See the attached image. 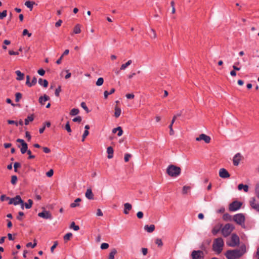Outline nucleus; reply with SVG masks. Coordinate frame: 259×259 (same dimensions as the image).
<instances>
[{
    "label": "nucleus",
    "instance_id": "obj_1",
    "mask_svg": "<svg viewBox=\"0 0 259 259\" xmlns=\"http://www.w3.org/2000/svg\"><path fill=\"white\" fill-rule=\"evenodd\" d=\"M246 251V246L242 244L238 249L227 250L225 256L227 259H237L241 257Z\"/></svg>",
    "mask_w": 259,
    "mask_h": 259
},
{
    "label": "nucleus",
    "instance_id": "obj_2",
    "mask_svg": "<svg viewBox=\"0 0 259 259\" xmlns=\"http://www.w3.org/2000/svg\"><path fill=\"white\" fill-rule=\"evenodd\" d=\"M181 168L175 165H169L166 168V173L167 175L173 178L178 177L181 174Z\"/></svg>",
    "mask_w": 259,
    "mask_h": 259
},
{
    "label": "nucleus",
    "instance_id": "obj_3",
    "mask_svg": "<svg viewBox=\"0 0 259 259\" xmlns=\"http://www.w3.org/2000/svg\"><path fill=\"white\" fill-rule=\"evenodd\" d=\"M224 242L222 238H218L213 240L212 249L217 254H220L223 250Z\"/></svg>",
    "mask_w": 259,
    "mask_h": 259
},
{
    "label": "nucleus",
    "instance_id": "obj_4",
    "mask_svg": "<svg viewBox=\"0 0 259 259\" xmlns=\"http://www.w3.org/2000/svg\"><path fill=\"white\" fill-rule=\"evenodd\" d=\"M9 204H14L15 205H17L18 204H21V208L24 209V201L22 200L20 196L19 195H17L16 197L12 198H10Z\"/></svg>",
    "mask_w": 259,
    "mask_h": 259
},
{
    "label": "nucleus",
    "instance_id": "obj_5",
    "mask_svg": "<svg viewBox=\"0 0 259 259\" xmlns=\"http://www.w3.org/2000/svg\"><path fill=\"white\" fill-rule=\"evenodd\" d=\"M234 227L233 225L227 224L222 230V234L224 237L229 236L234 230Z\"/></svg>",
    "mask_w": 259,
    "mask_h": 259
},
{
    "label": "nucleus",
    "instance_id": "obj_6",
    "mask_svg": "<svg viewBox=\"0 0 259 259\" xmlns=\"http://www.w3.org/2000/svg\"><path fill=\"white\" fill-rule=\"evenodd\" d=\"M240 239L239 237L235 234L232 235L231 241L227 242V245L231 247H235L239 245Z\"/></svg>",
    "mask_w": 259,
    "mask_h": 259
},
{
    "label": "nucleus",
    "instance_id": "obj_7",
    "mask_svg": "<svg viewBox=\"0 0 259 259\" xmlns=\"http://www.w3.org/2000/svg\"><path fill=\"white\" fill-rule=\"evenodd\" d=\"M233 220L241 226L244 225L245 216L242 213H238L234 215Z\"/></svg>",
    "mask_w": 259,
    "mask_h": 259
},
{
    "label": "nucleus",
    "instance_id": "obj_8",
    "mask_svg": "<svg viewBox=\"0 0 259 259\" xmlns=\"http://www.w3.org/2000/svg\"><path fill=\"white\" fill-rule=\"evenodd\" d=\"M242 203L237 201H234L229 205V210L234 211L238 210L241 206Z\"/></svg>",
    "mask_w": 259,
    "mask_h": 259
},
{
    "label": "nucleus",
    "instance_id": "obj_9",
    "mask_svg": "<svg viewBox=\"0 0 259 259\" xmlns=\"http://www.w3.org/2000/svg\"><path fill=\"white\" fill-rule=\"evenodd\" d=\"M249 204L252 209L259 212V203L254 198L250 199Z\"/></svg>",
    "mask_w": 259,
    "mask_h": 259
},
{
    "label": "nucleus",
    "instance_id": "obj_10",
    "mask_svg": "<svg viewBox=\"0 0 259 259\" xmlns=\"http://www.w3.org/2000/svg\"><path fill=\"white\" fill-rule=\"evenodd\" d=\"M203 252L201 250H194L192 252L193 259H202L203 257Z\"/></svg>",
    "mask_w": 259,
    "mask_h": 259
},
{
    "label": "nucleus",
    "instance_id": "obj_11",
    "mask_svg": "<svg viewBox=\"0 0 259 259\" xmlns=\"http://www.w3.org/2000/svg\"><path fill=\"white\" fill-rule=\"evenodd\" d=\"M196 140L197 141L203 140L206 143H209L210 142L211 138L209 136L205 134H202L200 135L198 137L196 138Z\"/></svg>",
    "mask_w": 259,
    "mask_h": 259
},
{
    "label": "nucleus",
    "instance_id": "obj_12",
    "mask_svg": "<svg viewBox=\"0 0 259 259\" xmlns=\"http://www.w3.org/2000/svg\"><path fill=\"white\" fill-rule=\"evenodd\" d=\"M38 215L42 218L45 219H50L51 220L52 219V215L51 213L49 211L44 210L41 212H39L38 213Z\"/></svg>",
    "mask_w": 259,
    "mask_h": 259
},
{
    "label": "nucleus",
    "instance_id": "obj_13",
    "mask_svg": "<svg viewBox=\"0 0 259 259\" xmlns=\"http://www.w3.org/2000/svg\"><path fill=\"white\" fill-rule=\"evenodd\" d=\"M219 176L222 178H228L230 175L225 168H221L219 171Z\"/></svg>",
    "mask_w": 259,
    "mask_h": 259
},
{
    "label": "nucleus",
    "instance_id": "obj_14",
    "mask_svg": "<svg viewBox=\"0 0 259 259\" xmlns=\"http://www.w3.org/2000/svg\"><path fill=\"white\" fill-rule=\"evenodd\" d=\"M241 154L240 153L236 154L233 157V164L235 166H237L241 160Z\"/></svg>",
    "mask_w": 259,
    "mask_h": 259
},
{
    "label": "nucleus",
    "instance_id": "obj_15",
    "mask_svg": "<svg viewBox=\"0 0 259 259\" xmlns=\"http://www.w3.org/2000/svg\"><path fill=\"white\" fill-rule=\"evenodd\" d=\"M132 206L129 203H125L124 204L123 213L125 214L129 213V211L132 209Z\"/></svg>",
    "mask_w": 259,
    "mask_h": 259
},
{
    "label": "nucleus",
    "instance_id": "obj_16",
    "mask_svg": "<svg viewBox=\"0 0 259 259\" xmlns=\"http://www.w3.org/2000/svg\"><path fill=\"white\" fill-rule=\"evenodd\" d=\"M50 100V97L46 95H44V96H41L39 98V102L40 104L44 105H45V102Z\"/></svg>",
    "mask_w": 259,
    "mask_h": 259
},
{
    "label": "nucleus",
    "instance_id": "obj_17",
    "mask_svg": "<svg viewBox=\"0 0 259 259\" xmlns=\"http://www.w3.org/2000/svg\"><path fill=\"white\" fill-rule=\"evenodd\" d=\"M85 197L89 199H93L94 198V194L91 188L88 189L85 194Z\"/></svg>",
    "mask_w": 259,
    "mask_h": 259
},
{
    "label": "nucleus",
    "instance_id": "obj_18",
    "mask_svg": "<svg viewBox=\"0 0 259 259\" xmlns=\"http://www.w3.org/2000/svg\"><path fill=\"white\" fill-rule=\"evenodd\" d=\"M144 229L148 233H152L155 230V226L154 225H151L150 226L145 225L144 226Z\"/></svg>",
    "mask_w": 259,
    "mask_h": 259
},
{
    "label": "nucleus",
    "instance_id": "obj_19",
    "mask_svg": "<svg viewBox=\"0 0 259 259\" xmlns=\"http://www.w3.org/2000/svg\"><path fill=\"white\" fill-rule=\"evenodd\" d=\"M176 119V117H173L171 121V123H170V125H169V134L171 136L174 135V133H175L174 131L173 130V128H172V125H173L174 122H175Z\"/></svg>",
    "mask_w": 259,
    "mask_h": 259
},
{
    "label": "nucleus",
    "instance_id": "obj_20",
    "mask_svg": "<svg viewBox=\"0 0 259 259\" xmlns=\"http://www.w3.org/2000/svg\"><path fill=\"white\" fill-rule=\"evenodd\" d=\"M238 189L239 190L241 191L242 189L245 192H247L248 191L249 187L247 185H243L242 184H240L238 186Z\"/></svg>",
    "mask_w": 259,
    "mask_h": 259
},
{
    "label": "nucleus",
    "instance_id": "obj_21",
    "mask_svg": "<svg viewBox=\"0 0 259 259\" xmlns=\"http://www.w3.org/2000/svg\"><path fill=\"white\" fill-rule=\"evenodd\" d=\"M107 152L108 153V158L111 159L113 156V149L112 147H108L107 149Z\"/></svg>",
    "mask_w": 259,
    "mask_h": 259
},
{
    "label": "nucleus",
    "instance_id": "obj_22",
    "mask_svg": "<svg viewBox=\"0 0 259 259\" xmlns=\"http://www.w3.org/2000/svg\"><path fill=\"white\" fill-rule=\"evenodd\" d=\"M38 83L45 88H47L48 85V81L46 79H43L42 78L38 79Z\"/></svg>",
    "mask_w": 259,
    "mask_h": 259
},
{
    "label": "nucleus",
    "instance_id": "obj_23",
    "mask_svg": "<svg viewBox=\"0 0 259 259\" xmlns=\"http://www.w3.org/2000/svg\"><path fill=\"white\" fill-rule=\"evenodd\" d=\"M121 109L117 106L116 105L115 107V113L114 116L116 118H118L121 114Z\"/></svg>",
    "mask_w": 259,
    "mask_h": 259
},
{
    "label": "nucleus",
    "instance_id": "obj_24",
    "mask_svg": "<svg viewBox=\"0 0 259 259\" xmlns=\"http://www.w3.org/2000/svg\"><path fill=\"white\" fill-rule=\"evenodd\" d=\"M35 3L34 2H32V1H26L25 3V5L30 9V11H31L33 9V6L34 5H35Z\"/></svg>",
    "mask_w": 259,
    "mask_h": 259
},
{
    "label": "nucleus",
    "instance_id": "obj_25",
    "mask_svg": "<svg viewBox=\"0 0 259 259\" xmlns=\"http://www.w3.org/2000/svg\"><path fill=\"white\" fill-rule=\"evenodd\" d=\"M16 73L17 75V77L16 78V79L18 80H21L24 79V73H22L19 70H17L16 71Z\"/></svg>",
    "mask_w": 259,
    "mask_h": 259
},
{
    "label": "nucleus",
    "instance_id": "obj_26",
    "mask_svg": "<svg viewBox=\"0 0 259 259\" xmlns=\"http://www.w3.org/2000/svg\"><path fill=\"white\" fill-rule=\"evenodd\" d=\"M116 253V249L115 248H113L109 253L108 259H114V256Z\"/></svg>",
    "mask_w": 259,
    "mask_h": 259
},
{
    "label": "nucleus",
    "instance_id": "obj_27",
    "mask_svg": "<svg viewBox=\"0 0 259 259\" xmlns=\"http://www.w3.org/2000/svg\"><path fill=\"white\" fill-rule=\"evenodd\" d=\"M81 200V199L79 198L76 199L74 202L70 204V207L73 208L76 206H78L79 205V204L78 203L80 202Z\"/></svg>",
    "mask_w": 259,
    "mask_h": 259
},
{
    "label": "nucleus",
    "instance_id": "obj_28",
    "mask_svg": "<svg viewBox=\"0 0 259 259\" xmlns=\"http://www.w3.org/2000/svg\"><path fill=\"white\" fill-rule=\"evenodd\" d=\"M81 30H80V25L79 24H76L73 29V32L75 34H78L80 33Z\"/></svg>",
    "mask_w": 259,
    "mask_h": 259
},
{
    "label": "nucleus",
    "instance_id": "obj_29",
    "mask_svg": "<svg viewBox=\"0 0 259 259\" xmlns=\"http://www.w3.org/2000/svg\"><path fill=\"white\" fill-rule=\"evenodd\" d=\"M33 204V201L31 199H29L28 200V203H24V206H25V208L27 209H29L32 207V205Z\"/></svg>",
    "mask_w": 259,
    "mask_h": 259
},
{
    "label": "nucleus",
    "instance_id": "obj_30",
    "mask_svg": "<svg viewBox=\"0 0 259 259\" xmlns=\"http://www.w3.org/2000/svg\"><path fill=\"white\" fill-rule=\"evenodd\" d=\"M132 61L130 60L126 63L122 64L120 67V70H124L127 66L131 65Z\"/></svg>",
    "mask_w": 259,
    "mask_h": 259
},
{
    "label": "nucleus",
    "instance_id": "obj_31",
    "mask_svg": "<svg viewBox=\"0 0 259 259\" xmlns=\"http://www.w3.org/2000/svg\"><path fill=\"white\" fill-rule=\"evenodd\" d=\"M149 35L152 38H155L156 37V34L155 30L153 29H150L149 32Z\"/></svg>",
    "mask_w": 259,
    "mask_h": 259
},
{
    "label": "nucleus",
    "instance_id": "obj_32",
    "mask_svg": "<svg viewBox=\"0 0 259 259\" xmlns=\"http://www.w3.org/2000/svg\"><path fill=\"white\" fill-rule=\"evenodd\" d=\"M28 146L27 144H23L22 145V147L21 148V152L22 154H24L25 153L27 152L28 150Z\"/></svg>",
    "mask_w": 259,
    "mask_h": 259
},
{
    "label": "nucleus",
    "instance_id": "obj_33",
    "mask_svg": "<svg viewBox=\"0 0 259 259\" xmlns=\"http://www.w3.org/2000/svg\"><path fill=\"white\" fill-rule=\"evenodd\" d=\"M115 92V89H112L109 92H108V91H105L104 93V98L105 99L107 98L108 95H111L113 93H114Z\"/></svg>",
    "mask_w": 259,
    "mask_h": 259
},
{
    "label": "nucleus",
    "instance_id": "obj_34",
    "mask_svg": "<svg viewBox=\"0 0 259 259\" xmlns=\"http://www.w3.org/2000/svg\"><path fill=\"white\" fill-rule=\"evenodd\" d=\"M33 116L32 115L28 116L26 119L25 120V125H28L29 124V121H32L33 120Z\"/></svg>",
    "mask_w": 259,
    "mask_h": 259
},
{
    "label": "nucleus",
    "instance_id": "obj_35",
    "mask_svg": "<svg viewBox=\"0 0 259 259\" xmlns=\"http://www.w3.org/2000/svg\"><path fill=\"white\" fill-rule=\"evenodd\" d=\"M190 189H191V188L189 186H184L183 188V190H182L183 194H187L188 192L189 191H190Z\"/></svg>",
    "mask_w": 259,
    "mask_h": 259
},
{
    "label": "nucleus",
    "instance_id": "obj_36",
    "mask_svg": "<svg viewBox=\"0 0 259 259\" xmlns=\"http://www.w3.org/2000/svg\"><path fill=\"white\" fill-rule=\"evenodd\" d=\"M79 113V110L76 108L72 109L70 112V114L72 116H74L78 114Z\"/></svg>",
    "mask_w": 259,
    "mask_h": 259
},
{
    "label": "nucleus",
    "instance_id": "obj_37",
    "mask_svg": "<svg viewBox=\"0 0 259 259\" xmlns=\"http://www.w3.org/2000/svg\"><path fill=\"white\" fill-rule=\"evenodd\" d=\"M70 228L71 229H73L75 231H78L79 229V226L75 225V223L74 222H72L71 223Z\"/></svg>",
    "mask_w": 259,
    "mask_h": 259
},
{
    "label": "nucleus",
    "instance_id": "obj_38",
    "mask_svg": "<svg viewBox=\"0 0 259 259\" xmlns=\"http://www.w3.org/2000/svg\"><path fill=\"white\" fill-rule=\"evenodd\" d=\"M72 236V234L71 233H68L64 235V239L65 241H67L70 240Z\"/></svg>",
    "mask_w": 259,
    "mask_h": 259
},
{
    "label": "nucleus",
    "instance_id": "obj_39",
    "mask_svg": "<svg viewBox=\"0 0 259 259\" xmlns=\"http://www.w3.org/2000/svg\"><path fill=\"white\" fill-rule=\"evenodd\" d=\"M255 194L259 199V182L257 183L255 187Z\"/></svg>",
    "mask_w": 259,
    "mask_h": 259
},
{
    "label": "nucleus",
    "instance_id": "obj_40",
    "mask_svg": "<svg viewBox=\"0 0 259 259\" xmlns=\"http://www.w3.org/2000/svg\"><path fill=\"white\" fill-rule=\"evenodd\" d=\"M22 94L20 93H17L15 94V101L16 102H18L22 98Z\"/></svg>",
    "mask_w": 259,
    "mask_h": 259
},
{
    "label": "nucleus",
    "instance_id": "obj_41",
    "mask_svg": "<svg viewBox=\"0 0 259 259\" xmlns=\"http://www.w3.org/2000/svg\"><path fill=\"white\" fill-rule=\"evenodd\" d=\"M104 82V79L102 77H100L98 79L97 81H96V85L97 86H100L103 84Z\"/></svg>",
    "mask_w": 259,
    "mask_h": 259
},
{
    "label": "nucleus",
    "instance_id": "obj_42",
    "mask_svg": "<svg viewBox=\"0 0 259 259\" xmlns=\"http://www.w3.org/2000/svg\"><path fill=\"white\" fill-rule=\"evenodd\" d=\"M7 10H4L2 12H0V19L3 20L4 18H5L7 16Z\"/></svg>",
    "mask_w": 259,
    "mask_h": 259
},
{
    "label": "nucleus",
    "instance_id": "obj_43",
    "mask_svg": "<svg viewBox=\"0 0 259 259\" xmlns=\"http://www.w3.org/2000/svg\"><path fill=\"white\" fill-rule=\"evenodd\" d=\"M21 167V164L19 162H15L14 164V171L16 172H18V170H17V168L18 167Z\"/></svg>",
    "mask_w": 259,
    "mask_h": 259
},
{
    "label": "nucleus",
    "instance_id": "obj_44",
    "mask_svg": "<svg viewBox=\"0 0 259 259\" xmlns=\"http://www.w3.org/2000/svg\"><path fill=\"white\" fill-rule=\"evenodd\" d=\"M155 243L159 247L163 245V243L161 239L157 238L155 240Z\"/></svg>",
    "mask_w": 259,
    "mask_h": 259
},
{
    "label": "nucleus",
    "instance_id": "obj_45",
    "mask_svg": "<svg viewBox=\"0 0 259 259\" xmlns=\"http://www.w3.org/2000/svg\"><path fill=\"white\" fill-rule=\"evenodd\" d=\"M80 106L85 111H86L87 113L90 112L88 108L86 106V104L84 102H81L80 104Z\"/></svg>",
    "mask_w": 259,
    "mask_h": 259
},
{
    "label": "nucleus",
    "instance_id": "obj_46",
    "mask_svg": "<svg viewBox=\"0 0 259 259\" xmlns=\"http://www.w3.org/2000/svg\"><path fill=\"white\" fill-rule=\"evenodd\" d=\"M17 177L16 176H12L11 177V183L13 185H15L17 181Z\"/></svg>",
    "mask_w": 259,
    "mask_h": 259
},
{
    "label": "nucleus",
    "instance_id": "obj_47",
    "mask_svg": "<svg viewBox=\"0 0 259 259\" xmlns=\"http://www.w3.org/2000/svg\"><path fill=\"white\" fill-rule=\"evenodd\" d=\"M223 219L226 221H231V217L228 213H225L223 215Z\"/></svg>",
    "mask_w": 259,
    "mask_h": 259
},
{
    "label": "nucleus",
    "instance_id": "obj_48",
    "mask_svg": "<svg viewBox=\"0 0 259 259\" xmlns=\"http://www.w3.org/2000/svg\"><path fill=\"white\" fill-rule=\"evenodd\" d=\"M22 35L23 36L27 35L28 37H30L31 36L32 34L31 33L28 32V31L27 30V29H25L23 31Z\"/></svg>",
    "mask_w": 259,
    "mask_h": 259
},
{
    "label": "nucleus",
    "instance_id": "obj_49",
    "mask_svg": "<svg viewBox=\"0 0 259 259\" xmlns=\"http://www.w3.org/2000/svg\"><path fill=\"white\" fill-rule=\"evenodd\" d=\"M65 128L68 133L71 132V129L70 128L69 122H67V123L66 124Z\"/></svg>",
    "mask_w": 259,
    "mask_h": 259
},
{
    "label": "nucleus",
    "instance_id": "obj_50",
    "mask_svg": "<svg viewBox=\"0 0 259 259\" xmlns=\"http://www.w3.org/2000/svg\"><path fill=\"white\" fill-rule=\"evenodd\" d=\"M34 243L33 244H32V243L31 242H29V243H28L27 244H26V246L27 247H31L32 248H34L36 246V242H35V240H34Z\"/></svg>",
    "mask_w": 259,
    "mask_h": 259
},
{
    "label": "nucleus",
    "instance_id": "obj_51",
    "mask_svg": "<svg viewBox=\"0 0 259 259\" xmlns=\"http://www.w3.org/2000/svg\"><path fill=\"white\" fill-rule=\"evenodd\" d=\"M10 197H7L6 195H2L1 196V197H0V199L2 201H4L5 200H10Z\"/></svg>",
    "mask_w": 259,
    "mask_h": 259
},
{
    "label": "nucleus",
    "instance_id": "obj_52",
    "mask_svg": "<svg viewBox=\"0 0 259 259\" xmlns=\"http://www.w3.org/2000/svg\"><path fill=\"white\" fill-rule=\"evenodd\" d=\"M254 259H259V247L257 248L256 252L253 255Z\"/></svg>",
    "mask_w": 259,
    "mask_h": 259
},
{
    "label": "nucleus",
    "instance_id": "obj_53",
    "mask_svg": "<svg viewBox=\"0 0 259 259\" xmlns=\"http://www.w3.org/2000/svg\"><path fill=\"white\" fill-rule=\"evenodd\" d=\"M109 247V244L107 243H103L101 245V248L102 249H106Z\"/></svg>",
    "mask_w": 259,
    "mask_h": 259
},
{
    "label": "nucleus",
    "instance_id": "obj_54",
    "mask_svg": "<svg viewBox=\"0 0 259 259\" xmlns=\"http://www.w3.org/2000/svg\"><path fill=\"white\" fill-rule=\"evenodd\" d=\"M61 91V87L60 86H59L58 88H57L55 90V95L57 96V97H58L59 96V94L60 93V92Z\"/></svg>",
    "mask_w": 259,
    "mask_h": 259
},
{
    "label": "nucleus",
    "instance_id": "obj_55",
    "mask_svg": "<svg viewBox=\"0 0 259 259\" xmlns=\"http://www.w3.org/2000/svg\"><path fill=\"white\" fill-rule=\"evenodd\" d=\"M117 130H118L117 135L118 136H121L123 134V131L120 126H118L117 127Z\"/></svg>",
    "mask_w": 259,
    "mask_h": 259
},
{
    "label": "nucleus",
    "instance_id": "obj_56",
    "mask_svg": "<svg viewBox=\"0 0 259 259\" xmlns=\"http://www.w3.org/2000/svg\"><path fill=\"white\" fill-rule=\"evenodd\" d=\"M24 215V214L23 212L20 211L18 213V216L17 217V219L19 221H21L22 220V217H23Z\"/></svg>",
    "mask_w": 259,
    "mask_h": 259
},
{
    "label": "nucleus",
    "instance_id": "obj_57",
    "mask_svg": "<svg viewBox=\"0 0 259 259\" xmlns=\"http://www.w3.org/2000/svg\"><path fill=\"white\" fill-rule=\"evenodd\" d=\"M57 245H58V242L57 241L54 242L53 245L51 247V251L52 253H53L54 252V250L57 247Z\"/></svg>",
    "mask_w": 259,
    "mask_h": 259
},
{
    "label": "nucleus",
    "instance_id": "obj_58",
    "mask_svg": "<svg viewBox=\"0 0 259 259\" xmlns=\"http://www.w3.org/2000/svg\"><path fill=\"white\" fill-rule=\"evenodd\" d=\"M131 157V155L130 154H128V153L125 154V155H124V161L125 162L128 161L129 159Z\"/></svg>",
    "mask_w": 259,
    "mask_h": 259
},
{
    "label": "nucleus",
    "instance_id": "obj_59",
    "mask_svg": "<svg viewBox=\"0 0 259 259\" xmlns=\"http://www.w3.org/2000/svg\"><path fill=\"white\" fill-rule=\"evenodd\" d=\"M53 174L54 171L51 169L46 173V175L48 177H51L53 175Z\"/></svg>",
    "mask_w": 259,
    "mask_h": 259
},
{
    "label": "nucleus",
    "instance_id": "obj_60",
    "mask_svg": "<svg viewBox=\"0 0 259 259\" xmlns=\"http://www.w3.org/2000/svg\"><path fill=\"white\" fill-rule=\"evenodd\" d=\"M81 117L80 116H77V117H76L75 118H74L72 120L74 122H80L81 121Z\"/></svg>",
    "mask_w": 259,
    "mask_h": 259
},
{
    "label": "nucleus",
    "instance_id": "obj_61",
    "mask_svg": "<svg viewBox=\"0 0 259 259\" xmlns=\"http://www.w3.org/2000/svg\"><path fill=\"white\" fill-rule=\"evenodd\" d=\"M30 83L31 82H30V76L29 75H27L26 84L27 85L28 87H31Z\"/></svg>",
    "mask_w": 259,
    "mask_h": 259
},
{
    "label": "nucleus",
    "instance_id": "obj_62",
    "mask_svg": "<svg viewBox=\"0 0 259 259\" xmlns=\"http://www.w3.org/2000/svg\"><path fill=\"white\" fill-rule=\"evenodd\" d=\"M143 213L142 211H138L137 213V217L139 219H142L143 218Z\"/></svg>",
    "mask_w": 259,
    "mask_h": 259
},
{
    "label": "nucleus",
    "instance_id": "obj_63",
    "mask_svg": "<svg viewBox=\"0 0 259 259\" xmlns=\"http://www.w3.org/2000/svg\"><path fill=\"white\" fill-rule=\"evenodd\" d=\"M37 82V79L35 77H34L31 82V87L34 85Z\"/></svg>",
    "mask_w": 259,
    "mask_h": 259
},
{
    "label": "nucleus",
    "instance_id": "obj_64",
    "mask_svg": "<svg viewBox=\"0 0 259 259\" xmlns=\"http://www.w3.org/2000/svg\"><path fill=\"white\" fill-rule=\"evenodd\" d=\"M37 72L40 75L43 76L45 73V71L43 69H40L38 70Z\"/></svg>",
    "mask_w": 259,
    "mask_h": 259
}]
</instances>
